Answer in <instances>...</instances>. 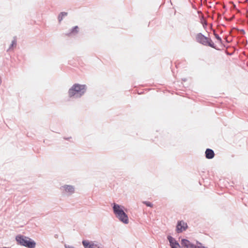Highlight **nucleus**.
<instances>
[{
    "instance_id": "obj_2",
    "label": "nucleus",
    "mask_w": 248,
    "mask_h": 248,
    "mask_svg": "<svg viewBox=\"0 0 248 248\" xmlns=\"http://www.w3.org/2000/svg\"><path fill=\"white\" fill-rule=\"evenodd\" d=\"M86 91L85 85L75 84L69 90V96L70 97L79 98L85 93Z\"/></svg>"
},
{
    "instance_id": "obj_11",
    "label": "nucleus",
    "mask_w": 248,
    "mask_h": 248,
    "mask_svg": "<svg viewBox=\"0 0 248 248\" xmlns=\"http://www.w3.org/2000/svg\"><path fill=\"white\" fill-rule=\"evenodd\" d=\"M78 26H76L74 27H73L67 34L70 35L72 34H77L78 32Z\"/></svg>"
},
{
    "instance_id": "obj_13",
    "label": "nucleus",
    "mask_w": 248,
    "mask_h": 248,
    "mask_svg": "<svg viewBox=\"0 0 248 248\" xmlns=\"http://www.w3.org/2000/svg\"><path fill=\"white\" fill-rule=\"evenodd\" d=\"M16 39L15 38H14V39L12 42V44L10 45L9 49H11L14 46H16Z\"/></svg>"
},
{
    "instance_id": "obj_12",
    "label": "nucleus",
    "mask_w": 248,
    "mask_h": 248,
    "mask_svg": "<svg viewBox=\"0 0 248 248\" xmlns=\"http://www.w3.org/2000/svg\"><path fill=\"white\" fill-rule=\"evenodd\" d=\"M67 15V13L66 12H61L59 16H58V20L59 22H61L62 20L63 17L66 16Z\"/></svg>"
},
{
    "instance_id": "obj_3",
    "label": "nucleus",
    "mask_w": 248,
    "mask_h": 248,
    "mask_svg": "<svg viewBox=\"0 0 248 248\" xmlns=\"http://www.w3.org/2000/svg\"><path fill=\"white\" fill-rule=\"evenodd\" d=\"M17 244L28 248H35L36 243L30 238L22 235H18L16 237Z\"/></svg>"
},
{
    "instance_id": "obj_17",
    "label": "nucleus",
    "mask_w": 248,
    "mask_h": 248,
    "mask_svg": "<svg viewBox=\"0 0 248 248\" xmlns=\"http://www.w3.org/2000/svg\"><path fill=\"white\" fill-rule=\"evenodd\" d=\"M204 24H205L206 25H207V23H206V21H205Z\"/></svg>"
},
{
    "instance_id": "obj_1",
    "label": "nucleus",
    "mask_w": 248,
    "mask_h": 248,
    "mask_svg": "<svg viewBox=\"0 0 248 248\" xmlns=\"http://www.w3.org/2000/svg\"><path fill=\"white\" fill-rule=\"evenodd\" d=\"M111 205L115 217L121 222L127 224L129 219L127 215L124 211V207L116 203H113Z\"/></svg>"
},
{
    "instance_id": "obj_15",
    "label": "nucleus",
    "mask_w": 248,
    "mask_h": 248,
    "mask_svg": "<svg viewBox=\"0 0 248 248\" xmlns=\"http://www.w3.org/2000/svg\"><path fill=\"white\" fill-rule=\"evenodd\" d=\"M214 34L215 35V36L216 38L218 40L219 43H221L222 40H221V37H219V35L217 34L216 33L215 31H214Z\"/></svg>"
},
{
    "instance_id": "obj_6",
    "label": "nucleus",
    "mask_w": 248,
    "mask_h": 248,
    "mask_svg": "<svg viewBox=\"0 0 248 248\" xmlns=\"http://www.w3.org/2000/svg\"><path fill=\"white\" fill-rule=\"evenodd\" d=\"M84 248H104L103 245L99 242L95 241L84 240L82 242Z\"/></svg>"
},
{
    "instance_id": "obj_14",
    "label": "nucleus",
    "mask_w": 248,
    "mask_h": 248,
    "mask_svg": "<svg viewBox=\"0 0 248 248\" xmlns=\"http://www.w3.org/2000/svg\"><path fill=\"white\" fill-rule=\"evenodd\" d=\"M143 203L144 204H145L147 206L151 207H152L153 206V204L149 202L144 201L143 202Z\"/></svg>"
},
{
    "instance_id": "obj_7",
    "label": "nucleus",
    "mask_w": 248,
    "mask_h": 248,
    "mask_svg": "<svg viewBox=\"0 0 248 248\" xmlns=\"http://www.w3.org/2000/svg\"><path fill=\"white\" fill-rule=\"evenodd\" d=\"M187 228V225L183 221H179L176 226V232L177 233H180L185 231Z\"/></svg>"
},
{
    "instance_id": "obj_4",
    "label": "nucleus",
    "mask_w": 248,
    "mask_h": 248,
    "mask_svg": "<svg viewBox=\"0 0 248 248\" xmlns=\"http://www.w3.org/2000/svg\"><path fill=\"white\" fill-rule=\"evenodd\" d=\"M196 40L197 42L202 45L208 46L216 48V46L211 38L205 36L202 33H199L196 35Z\"/></svg>"
},
{
    "instance_id": "obj_9",
    "label": "nucleus",
    "mask_w": 248,
    "mask_h": 248,
    "mask_svg": "<svg viewBox=\"0 0 248 248\" xmlns=\"http://www.w3.org/2000/svg\"><path fill=\"white\" fill-rule=\"evenodd\" d=\"M181 245L182 247L185 248H197V246L192 244L189 241L186 239H182Z\"/></svg>"
},
{
    "instance_id": "obj_8",
    "label": "nucleus",
    "mask_w": 248,
    "mask_h": 248,
    "mask_svg": "<svg viewBox=\"0 0 248 248\" xmlns=\"http://www.w3.org/2000/svg\"><path fill=\"white\" fill-rule=\"evenodd\" d=\"M167 239L169 240L170 246L171 248H180V246L178 242L170 235L167 236Z\"/></svg>"
},
{
    "instance_id": "obj_16",
    "label": "nucleus",
    "mask_w": 248,
    "mask_h": 248,
    "mask_svg": "<svg viewBox=\"0 0 248 248\" xmlns=\"http://www.w3.org/2000/svg\"><path fill=\"white\" fill-rule=\"evenodd\" d=\"M64 247L65 248H75L73 246H69V245H65L64 246Z\"/></svg>"
},
{
    "instance_id": "obj_10",
    "label": "nucleus",
    "mask_w": 248,
    "mask_h": 248,
    "mask_svg": "<svg viewBox=\"0 0 248 248\" xmlns=\"http://www.w3.org/2000/svg\"><path fill=\"white\" fill-rule=\"evenodd\" d=\"M205 156L207 159H212L214 157L215 154L213 150L207 149L205 151Z\"/></svg>"
},
{
    "instance_id": "obj_5",
    "label": "nucleus",
    "mask_w": 248,
    "mask_h": 248,
    "mask_svg": "<svg viewBox=\"0 0 248 248\" xmlns=\"http://www.w3.org/2000/svg\"><path fill=\"white\" fill-rule=\"evenodd\" d=\"M60 190L63 195L70 196L75 193V187L72 185H64L61 186Z\"/></svg>"
}]
</instances>
